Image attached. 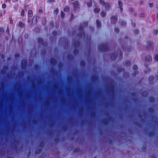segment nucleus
<instances>
[{"label":"nucleus","mask_w":158,"mask_h":158,"mask_svg":"<svg viewBox=\"0 0 158 158\" xmlns=\"http://www.w3.org/2000/svg\"><path fill=\"white\" fill-rule=\"evenodd\" d=\"M100 3L105 7L106 11H108L109 10L110 5L108 2H105L103 0H99Z\"/></svg>","instance_id":"nucleus-1"},{"label":"nucleus","mask_w":158,"mask_h":158,"mask_svg":"<svg viewBox=\"0 0 158 158\" xmlns=\"http://www.w3.org/2000/svg\"><path fill=\"white\" fill-rule=\"evenodd\" d=\"M118 7L119 8L121 12L123 10V8L122 6H123V3L120 1H118Z\"/></svg>","instance_id":"nucleus-2"},{"label":"nucleus","mask_w":158,"mask_h":158,"mask_svg":"<svg viewBox=\"0 0 158 158\" xmlns=\"http://www.w3.org/2000/svg\"><path fill=\"white\" fill-rule=\"evenodd\" d=\"M73 6L75 9H77L79 7V5L77 1H75L73 3Z\"/></svg>","instance_id":"nucleus-3"},{"label":"nucleus","mask_w":158,"mask_h":158,"mask_svg":"<svg viewBox=\"0 0 158 158\" xmlns=\"http://www.w3.org/2000/svg\"><path fill=\"white\" fill-rule=\"evenodd\" d=\"M99 48L101 50L104 51L106 50L105 48H106V46L104 45H99Z\"/></svg>","instance_id":"nucleus-4"},{"label":"nucleus","mask_w":158,"mask_h":158,"mask_svg":"<svg viewBox=\"0 0 158 158\" xmlns=\"http://www.w3.org/2000/svg\"><path fill=\"white\" fill-rule=\"evenodd\" d=\"M111 23L114 24L117 21V18L115 16H113L111 17Z\"/></svg>","instance_id":"nucleus-5"},{"label":"nucleus","mask_w":158,"mask_h":158,"mask_svg":"<svg viewBox=\"0 0 158 158\" xmlns=\"http://www.w3.org/2000/svg\"><path fill=\"white\" fill-rule=\"evenodd\" d=\"M147 44L149 46H152L154 44V42H151L150 41H148L147 42Z\"/></svg>","instance_id":"nucleus-6"},{"label":"nucleus","mask_w":158,"mask_h":158,"mask_svg":"<svg viewBox=\"0 0 158 158\" xmlns=\"http://www.w3.org/2000/svg\"><path fill=\"white\" fill-rule=\"evenodd\" d=\"M145 60L147 61H150L152 60V58L151 56H148L145 57Z\"/></svg>","instance_id":"nucleus-7"},{"label":"nucleus","mask_w":158,"mask_h":158,"mask_svg":"<svg viewBox=\"0 0 158 158\" xmlns=\"http://www.w3.org/2000/svg\"><path fill=\"white\" fill-rule=\"evenodd\" d=\"M28 17H31L33 15L32 11L31 10H29L28 11Z\"/></svg>","instance_id":"nucleus-8"},{"label":"nucleus","mask_w":158,"mask_h":158,"mask_svg":"<svg viewBox=\"0 0 158 158\" xmlns=\"http://www.w3.org/2000/svg\"><path fill=\"white\" fill-rule=\"evenodd\" d=\"M24 26L25 25L23 23L20 21L19 22L18 24V26L21 27H24Z\"/></svg>","instance_id":"nucleus-9"},{"label":"nucleus","mask_w":158,"mask_h":158,"mask_svg":"<svg viewBox=\"0 0 158 158\" xmlns=\"http://www.w3.org/2000/svg\"><path fill=\"white\" fill-rule=\"evenodd\" d=\"M100 11V9L98 8H96L94 10V13H98Z\"/></svg>","instance_id":"nucleus-10"},{"label":"nucleus","mask_w":158,"mask_h":158,"mask_svg":"<svg viewBox=\"0 0 158 158\" xmlns=\"http://www.w3.org/2000/svg\"><path fill=\"white\" fill-rule=\"evenodd\" d=\"M37 16H34L33 18V23H35L37 22Z\"/></svg>","instance_id":"nucleus-11"},{"label":"nucleus","mask_w":158,"mask_h":158,"mask_svg":"<svg viewBox=\"0 0 158 158\" xmlns=\"http://www.w3.org/2000/svg\"><path fill=\"white\" fill-rule=\"evenodd\" d=\"M69 10V8L68 6H66L64 9V11L65 12H67Z\"/></svg>","instance_id":"nucleus-12"},{"label":"nucleus","mask_w":158,"mask_h":158,"mask_svg":"<svg viewBox=\"0 0 158 158\" xmlns=\"http://www.w3.org/2000/svg\"><path fill=\"white\" fill-rule=\"evenodd\" d=\"M100 15L103 18L105 17L106 15V13L104 11H102L100 13Z\"/></svg>","instance_id":"nucleus-13"},{"label":"nucleus","mask_w":158,"mask_h":158,"mask_svg":"<svg viewBox=\"0 0 158 158\" xmlns=\"http://www.w3.org/2000/svg\"><path fill=\"white\" fill-rule=\"evenodd\" d=\"M87 5L88 7H91L92 6V4L91 1H89L87 3Z\"/></svg>","instance_id":"nucleus-14"},{"label":"nucleus","mask_w":158,"mask_h":158,"mask_svg":"<svg viewBox=\"0 0 158 158\" xmlns=\"http://www.w3.org/2000/svg\"><path fill=\"white\" fill-rule=\"evenodd\" d=\"M131 63L130 61H127L125 62V65L127 66H129L130 65Z\"/></svg>","instance_id":"nucleus-15"},{"label":"nucleus","mask_w":158,"mask_h":158,"mask_svg":"<svg viewBox=\"0 0 158 158\" xmlns=\"http://www.w3.org/2000/svg\"><path fill=\"white\" fill-rule=\"evenodd\" d=\"M96 23L98 27L100 26L101 24V23L99 20H97L96 21Z\"/></svg>","instance_id":"nucleus-16"},{"label":"nucleus","mask_w":158,"mask_h":158,"mask_svg":"<svg viewBox=\"0 0 158 158\" xmlns=\"http://www.w3.org/2000/svg\"><path fill=\"white\" fill-rule=\"evenodd\" d=\"M155 60L156 61H158V55L156 54L155 56L154 57Z\"/></svg>","instance_id":"nucleus-17"},{"label":"nucleus","mask_w":158,"mask_h":158,"mask_svg":"<svg viewBox=\"0 0 158 158\" xmlns=\"http://www.w3.org/2000/svg\"><path fill=\"white\" fill-rule=\"evenodd\" d=\"M153 34L155 35L158 34V30H154L153 31Z\"/></svg>","instance_id":"nucleus-18"},{"label":"nucleus","mask_w":158,"mask_h":158,"mask_svg":"<svg viewBox=\"0 0 158 158\" xmlns=\"http://www.w3.org/2000/svg\"><path fill=\"white\" fill-rule=\"evenodd\" d=\"M64 13L62 11H61V17L62 18H63L64 17Z\"/></svg>","instance_id":"nucleus-19"},{"label":"nucleus","mask_w":158,"mask_h":158,"mask_svg":"<svg viewBox=\"0 0 158 158\" xmlns=\"http://www.w3.org/2000/svg\"><path fill=\"white\" fill-rule=\"evenodd\" d=\"M41 151V150L40 149H38V150H37L36 151V152H35V153H40V152Z\"/></svg>","instance_id":"nucleus-20"},{"label":"nucleus","mask_w":158,"mask_h":158,"mask_svg":"<svg viewBox=\"0 0 158 158\" xmlns=\"http://www.w3.org/2000/svg\"><path fill=\"white\" fill-rule=\"evenodd\" d=\"M43 40L41 38H39L38 40V42L40 43H41L43 42Z\"/></svg>","instance_id":"nucleus-21"},{"label":"nucleus","mask_w":158,"mask_h":158,"mask_svg":"<svg viewBox=\"0 0 158 158\" xmlns=\"http://www.w3.org/2000/svg\"><path fill=\"white\" fill-rule=\"evenodd\" d=\"M24 15V10H23L22 11L21 13V15L22 16H23Z\"/></svg>","instance_id":"nucleus-22"},{"label":"nucleus","mask_w":158,"mask_h":158,"mask_svg":"<svg viewBox=\"0 0 158 158\" xmlns=\"http://www.w3.org/2000/svg\"><path fill=\"white\" fill-rule=\"evenodd\" d=\"M2 7L3 9L5 8L6 7V4H2Z\"/></svg>","instance_id":"nucleus-23"},{"label":"nucleus","mask_w":158,"mask_h":158,"mask_svg":"<svg viewBox=\"0 0 158 158\" xmlns=\"http://www.w3.org/2000/svg\"><path fill=\"white\" fill-rule=\"evenodd\" d=\"M137 68V66L136 65H134L133 66V69L134 70H135V69H136Z\"/></svg>","instance_id":"nucleus-24"},{"label":"nucleus","mask_w":158,"mask_h":158,"mask_svg":"<svg viewBox=\"0 0 158 158\" xmlns=\"http://www.w3.org/2000/svg\"><path fill=\"white\" fill-rule=\"evenodd\" d=\"M114 31L117 33L118 32L119 29L118 28H115L114 29Z\"/></svg>","instance_id":"nucleus-25"},{"label":"nucleus","mask_w":158,"mask_h":158,"mask_svg":"<svg viewBox=\"0 0 158 158\" xmlns=\"http://www.w3.org/2000/svg\"><path fill=\"white\" fill-rule=\"evenodd\" d=\"M153 5V3H150L149 4V6L151 7H152Z\"/></svg>","instance_id":"nucleus-26"},{"label":"nucleus","mask_w":158,"mask_h":158,"mask_svg":"<svg viewBox=\"0 0 158 158\" xmlns=\"http://www.w3.org/2000/svg\"><path fill=\"white\" fill-rule=\"evenodd\" d=\"M4 2H8L9 3H10V0H4Z\"/></svg>","instance_id":"nucleus-27"},{"label":"nucleus","mask_w":158,"mask_h":158,"mask_svg":"<svg viewBox=\"0 0 158 158\" xmlns=\"http://www.w3.org/2000/svg\"><path fill=\"white\" fill-rule=\"evenodd\" d=\"M52 34L53 35H56L57 34V33L56 31H54L53 32Z\"/></svg>","instance_id":"nucleus-28"},{"label":"nucleus","mask_w":158,"mask_h":158,"mask_svg":"<svg viewBox=\"0 0 158 158\" xmlns=\"http://www.w3.org/2000/svg\"><path fill=\"white\" fill-rule=\"evenodd\" d=\"M126 24V23L125 22H123L121 23L122 25H125Z\"/></svg>","instance_id":"nucleus-29"},{"label":"nucleus","mask_w":158,"mask_h":158,"mask_svg":"<svg viewBox=\"0 0 158 158\" xmlns=\"http://www.w3.org/2000/svg\"><path fill=\"white\" fill-rule=\"evenodd\" d=\"M10 24H12L13 23V21L12 19H10Z\"/></svg>","instance_id":"nucleus-30"},{"label":"nucleus","mask_w":158,"mask_h":158,"mask_svg":"<svg viewBox=\"0 0 158 158\" xmlns=\"http://www.w3.org/2000/svg\"><path fill=\"white\" fill-rule=\"evenodd\" d=\"M39 12L40 13H42L43 12V10H39Z\"/></svg>","instance_id":"nucleus-31"},{"label":"nucleus","mask_w":158,"mask_h":158,"mask_svg":"<svg viewBox=\"0 0 158 158\" xmlns=\"http://www.w3.org/2000/svg\"><path fill=\"white\" fill-rule=\"evenodd\" d=\"M58 12V9H56L54 11V12L56 13H57Z\"/></svg>","instance_id":"nucleus-32"},{"label":"nucleus","mask_w":158,"mask_h":158,"mask_svg":"<svg viewBox=\"0 0 158 158\" xmlns=\"http://www.w3.org/2000/svg\"><path fill=\"white\" fill-rule=\"evenodd\" d=\"M84 24L85 26H86L88 25V23L87 22H85L84 23Z\"/></svg>","instance_id":"nucleus-33"},{"label":"nucleus","mask_w":158,"mask_h":158,"mask_svg":"<svg viewBox=\"0 0 158 158\" xmlns=\"http://www.w3.org/2000/svg\"><path fill=\"white\" fill-rule=\"evenodd\" d=\"M153 78V77H150L149 78V80H152Z\"/></svg>","instance_id":"nucleus-34"},{"label":"nucleus","mask_w":158,"mask_h":158,"mask_svg":"<svg viewBox=\"0 0 158 158\" xmlns=\"http://www.w3.org/2000/svg\"><path fill=\"white\" fill-rule=\"evenodd\" d=\"M19 42H21L22 41V39L21 38H19Z\"/></svg>","instance_id":"nucleus-35"},{"label":"nucleus","mask_w":158,"mask_h":158,"mask_svg":"<svg viewBox=\"0 0 158 158\" xmlns=\"http://www.w3.org/2000/svg\"><path fill=\"white\" fill-rule=\"evenodd\" d=\"M49 2H52L54 1V0H49Z\"/></svg>","instance_id":"nucleus-36"},{"label":"nucleus","mask_w":158,"mask_h":158,"mask_svg":"<svg viewBox=\"0 0 158 158\" xmlns=\"http://www.w3.org/2000/svg\"><path fill=\"white\" fill-rule=\"evenodd\" d=\"M83 29V28H81V27H80L79 30L80 31H81Z\"/></svg>","instance_id":"nucleus-37"},{"label":"nucleus","mask_w":158,"mask_h":158,"mask_svg":"<svg viewBox=\"0 0 158 158\" xmlns=\"http://www.w3.org/2000/svg\"><path fill=\"white\" fill-rule=\"evenodd\" d=\"M18 1V0H13V2H16L17 1Z\"/></svg>","instance_id":"nucleus-38"},{"label":"nucleus","mask_w":158,"mask_h":158,"mask_svg":"<svg viewBox=\"0 0 158 158\" xmlns=\"http://www.w3.org/2000/svg\"><path fill=\"white\" fill-rule=\"evenodd\" d=\"M156 19H158V13L156 15Z\"/></svg>","instance_id":"nucleus-39"},{"label":"nucleus","mask_w":158,"mask_h":158,"mask_svg":"<svg viewBox=\"0 0 158 158\" xmlns=\"http://www.w3.org/2000/svg\"><path fill=\"white\" fill-rule=\"evenodd\" d=\"M2 15V12H0V16H1Z\"/></svg>","instance_id":"nucleus-40"},{"label":"nucleus","mask_w":158,"mask_h":158,"mask_svg":"<svg viewBox=\"0 0 158 158\" xmlns=\"http://www.w3.org/2000/svg\"><path fill=\"white\" fill-rule=\"evenodd\" d=\"M3 13L4 15L5 14V10H3Z\"/></svg>","instance_id":"nucleus-41"},{"label":"nucleus","mask_w":158,"mask_h":158,"mask_svg":"<svg viewBox=\"0 0 158 158\" xmlns=\"http://www.w3.org/2000/svg\"><path fill=\"white\" fill-rule=\"evenodd\" d=\"M4 56L3 55H1V57H2V58H4Z\"/></svg>","instance_id":"nucleus-42"},{"label":"nucleus","mask_w":158,"mask_h":158,"mask_svg":"<svg viewBox=\"0 0 158 158\" xmlns=\"http://www.w3.org/2000/svg\"><path fill=\"white\" fill-rule=\"evenodd\" d=\"M152 158H156L155 156L152 157Z\"/></svg>","instance_id":"nucleus-43"},{"label":"nucleus","mask_w":158,"mask_h":158,"mask_svg":"<svg viewBox=\"0 0 158 158\" xmlns=\"http://www.w3.org/2000/svg\"><path fill=\"white\" fill-rule=\"evenodd\" d=\"M16 56H18L19 55L18 54H16Z\"/></svg>","instance_id":"nucleus-44"},{"label":"nucleus","mask_w":158,"mask_h":158,"mask_svg":"<svg viewBox=\"0 0 158 158\" xmlns=\"http://www.w3.org/2000/svg\"><path fill=\"white\" fill-rule=\"evenodd\" d=\"M37 30H38V31H39V29H38Z\"/></svg>","instance_id":"nucleus-45"},{"label":"nucleus","mask_w":158,"mask_h":158,"mask_svg":"<svg viewBox=\"0 0 158 158\" xmlns=\"http://www.w3.org/2000/svg\"><path fill=\"white\" fill-rule=\"evenodd\" d=\"M94 158H96V157H95Z\"/></svg>","instance_id":"nucleus-46"}]
</instances>
